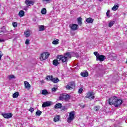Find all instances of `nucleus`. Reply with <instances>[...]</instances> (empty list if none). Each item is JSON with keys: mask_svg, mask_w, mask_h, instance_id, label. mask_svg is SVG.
Listing matches in <instances>:
<instances>
[{"mask_svg": "<svg viewBox=\"0 0 127 127\" xmlns=\"http://www.w3.org/2000/svg\"><path fill=\"white\" fill-rule=\"evenodd\" d=\"M72 57V52H67L64 55L58 56V60L62 61L63 63H66L68 62L69 59Z\"/></svg>", "mask_w": 127, "mask_h": 127, "instance_id": "nucleus-1", "label": "nucleus"}, {"mask_svg": "<svg viewBox=\"0 0 127 127\" xmlns=\"http://www.w3.org/2000/svg\"><path fill=\"white\" fill-rule=\"evenodd\" d=\"M94 54L96 57L97 61H100V62H103V61L106 59V56L100 55L98 52H94Z\"/></svg>", "mask_w": 127, "mask_h": 127, "instance_id": "nucleus-2", "label": "nucleus"}, {"mask_svg": "<svg viewBox=\"0 0 127 127\" xmlns=\"http://www.w3.org/2000/svg\"><path fill=\"white\" fill-rule=\"evenodd\" d=\"M50 56V54L48 52H44L43 53L40 57V60L41 61H43V60H46Z\"/></svg>", "mask_w": 127, "mask_h": 127, "instance_id": "nucleus-3", "label": "nucleus"}, {"mask_svg": "<svg viewBox=\"0 0 127 127\" xmlns=\"http://www.w3.org/2000/svg\"><path fill=\"white\" fill-rule=\"evenodd\" d=\"M118 97L115 96H111V97L109 99V104L111 106H115V104H116V101L117 100V99Z\"/></svg>", "mask_w": 127, "mask_h": 127, "instance_id": "nucleus-4", "label": "nucleus"}, {"mask_svg": "<svg viewBox=\"0 0 127 127\" xmlns=\"http://www.w3.org/2000/svg\"><path fill=\"white\" fill-rule=\"evenodd\" d=\"M65 88L66 90H73V89H75V82L73 81L69 82L65 86Z\"/></svg>", "mask_w": 127, "mask_h": 127, "instance_id": "nucleus-5", "label": "nucleus"}, {"mask_svg": "<svg viewBox=\"0 0 127 127\" xmlns=\"http://www.w3.org/2000/svg\"><path fill=\"white\" fill-rule=\"evenodd\" d=\"M95 93L94 92H88L86 93V96L85 98L89 99V100H94L95 99Z\"/></svg>", "mask_w": 127, "mask_h": 127, "instance_id": "nucleus-6", "label": "nucleus"}, {"mask_svg": "<svg viewBox=\"0 0 127 127\" xmlns=\"http://www.w3.org/2000/svg\"><path fill=\"white\" fill-rule=\"evenodd\" d=\"M75 117V113L74 111H72L69 113V115L68 118H67V123H71Z\"/></svg>", "mask_w": 127, "mask_h": 127, "instance_id": "nucleus-7", "label": "nucleus"}, {"mask_svg": "<svg viewBox=\"0 0 127 127\" xmlns=\"http://www.w3.org/2000/svg\"><path fill=\"white\" fill-rule=\"evenodd\" d=\"M122 104H123V100L121 99H118V98H117L115 101L114 106L116 108H118L120 107V106Z\"/></svg>", "mask_w": 127, "mask_h": 127, "instance_id": "nucleus-8", "label": "nucleus"}, {"mask_svg": "<svg viewBox=\"0 0 127 127\" xmlns=\"http://www.w3.org/2000/svg\"><path fill=\"white\" fill-rule=\"evenodd\" d=\"M78 25L76 24H71L69 25V27L71 30H77L78 29Z\"/></svg>", "mask_w": 127, "mask_h": 127, "instance_id": "nucleus-9", "label": "nucleus"}, {"mask_svg": "<svg viewBox=\"0 0 127 127\" xmlns=\"http://www.w3.org/2000/svg\"><path fill=\"white\" fill-rule=\"evenodd\" d=\"M2 115L5 119H10L12 117V114L11 113H4Z\"/></svg>", "mask_w": 127, "mask_h": 127, "instance_id": "nucleus-10", "label": "nucleus"}, {"mask_svg": "<svg viewBox=\"0 0 127 127\" xmlns=\"http://www.w3.org/2000/svg\"><path fill=\"white\" fill-rule=\"evenodd\" d=\"M24 87L25 89H27L28 90H30V88H31V85L29 84V82H28L27 81H25L24 82Z\"/></svg>", "mask_w": 127, "mask_h": 127, "instance_id": "nucleus-11", "label": "nucleus"}, {"mask_svg": "<svg viewBox=\"0 0 127 127\" xmlns=\"http://www.w3.org/2000/svg\"><path fill=\"white\" fill-rule=\"evenodd\" d=\"M25 3L28 6H30V5L34 4V2L31 0H26Z\"/></svg>", "mask_w": 127, "mask_h": 127, "instance_id": "nucleus-12", "label": "nucleus"}, {"mask_svg": "<svg viewBox=\"0 0 127 127\" xmlns=\"http://www.w3.org/2000/svg\"><path fill=\"white\" fill-rule=\"evenodd\" d=\"M50 106H51V102L50 101H47L43 103L42 108H46V107H50Z\"/></svg>", "mask_w": 127, "mask_h": 127, "instance_id": "nucleus-13", "label": "nucleus"}, {"mask_svg": "<svg viewBox=\"0 0 127 127\" xmlns=\"http://www.w3.org/2000/svg\"><path fill=\"white\" fill-rule=\"evenodd\" d=\"M59 60H58V57H57V60H54L53 61V64L54 66H58V65H59V64H60V63H59Z\"/></svg>", "mask_w": 127, "mask_h": 127, "instance_id": "nucleus-14", "label": "nucleus"}, {"mask_svg": "<svg viewBox=\"0 0 127 127\" xmlns=\"http://www.w3.org/2000/svg\"><path fill=\"white\" fill-rule=\"evenodd\" d=\"M80 75L81 76H82V77H88V76H89V73H88L87 71H85L81 72Z\"/></svg>", "mask_w": 127, "mask_h": 127, "instance_id": "nucleus-15", "label": "nucleus"}, {"mask_svg": "<svg viewBox=\"0 0 127 127\" xmlns=\"http://www.w3.org/2000/svg\"><path fill=\"white\" fill-rule=\"evenodd\" d=\"M25 37H29L30 36V30H27L24 32Z\"/></svg>", "mask_w": 127, "mask_h": 127, "instance_id": "nucleus-16", "label": "nucleus"}, {"mask_svg": "<svg viewBox=\"0 0 127 127\" xmlns=\"http://www.w3.org/2000/svg\"><path fill=\"white\" fill-rule=\"evenodd\" d=\"M54 108L55 109H61L62 108V104L58 103L55 105Z\"/></svg>", "mask_w": 127, "mask_h": 127, "instance_id": "nucleus-17", "label": "nucleus"}, {"mask_svg": "<svg viewBox=\"0 0 127 127\" xmlns=\"http://www.w3.org/2000/svg\"><path fill=\"white\" fill-rule=\"evenodd\" d=\"M119 6H120V5H119V4H115L114 6L112 7V10H114V11H116V10L118 9Z\"/></svg>", "mask_w": 127, "mask_h": 127, "instance_id": "nucleus-18", "label": "nucleus"}, {"mask_svg": "<svg viewBox=\"0 0 127 127\" xmlns=\"http://www.w3.org/2000/svg\"><path fill=\"white\" fill-rule=\"evenodd\" d=\"M86 22H87V23H93V22H94V19L91 17L88 18L86 19Z\"/></svg>", "mask_w": 127, "mask_h": 127, "instance_id": "nucleus-19", "label": "nucleus"}, {"mask_svg": "<svg viewBox=\"0 0 127 127\" xmlns=\"http://www.w3.org/2000/svg\"><path fill=\"white\" fill-rule=\"evenodd\" d=\"M19 16L20 17H22V16H24V11L21 10L18 13Z\"/></svg>", "mask_w": 127, "mask_h": 127, "instance_id": "nucleus-20", "label": "nucleus"}, {"mask_svg": "<svg viewBox=\"0 0 127 127\" xmlns=\"http://www.w3.org/2000/svg\"><path fill=\"white\" fill-rule=\"evenodd\" d=\"M52 44H54V45H57V44H59V39H57L56 40L53 41L52 42Z\"/></svg>", "mask_w": 127, "mask_h": 127, "instance_id": "nucleus-21", "label": "nucleus"}, {"mask_svg": "<svg viewBox=\"0 0 127 127\" xmlns=\"http://www.w3.org/2000/svg\"><path fill=\"white\" fill-rule=\"evenodd\" d=\"M52 82H53L54 83H58L59 82V79L58 78H52Z\"/></svg>", "mask_w": 127, "mask_h": 127, "instance_id": "nucleus-22", "label": "nucleus"}, {"mask_svg": "<svg viewBox=\"0 0 127 127\" xmlns=\"http://www.w3.org/2000/svg\"><path fill=\"white\" fill-rule=\"evenodd\" d=\"M53 77V76L52 75H48L46 77V79L47 81H52V78Z\"/></svg>", "mask_w": 127, "mask_h": 127, "instance_id": "nucleus-23", "label": "nucleus"}, {"mask_svg": "<svg viewBox=\"0 0 127 127\" xmlns=\"http://www.w3.org/2000/svg\"><path fill=\"white\" fill-rule=\"evenodd\" d=\"M77 22L78 25H82V18L79 17L77 18Z\"/></svg>", "mask_w": 127, "mask_h": 127, "instance_id": "nucleus-24", "label": "nucleus"}, {"mask_svg": "<svg viewBox=\"0 0 127 127\" xmlns=\"http://www.w3.org/2000/svg\"><path fill=\"white\" fill-rule=\"evenodd\" d=\"M19 96V93L16 92L14 94H13L12 97L13 98H17Z\"/></svg>", "mask_w": 127, "mask_h": 127, "instance_id": "nucleus-25", "label": "nucleus"}, {"mask_svg": "<svg viewBox=\"0 0 127 127\" xmlns=\"http://www.w3.org/2000/svg\"><path fill=\"white\" fill-rule=\"evenodd\" d=\"M48 94V92L46 89H44L42 91V95H46Z\"/></svg>", "mask_w": 127, "mask_h": 127, "instance_id": "nucleus-26", "label": "nucleus"}, {"mask_svg": "<svg viewBox=\"0 0 127 127\" xmlns=\"http://www.w3.org/2000/svg\"><path fill=\"white\" fill-rule=\"evenodd\" d=\"M64 101H68L70 98V96L69 95H66L65 96H64Z\"/></svg>", "mask_w": 127, "mask_h": 127, "instance_id": "nucleus-27", "label": "nucleus"}, {"mask_svg": "<svg viewBox=\"0 0 127 127\" xmlns=\"http://www.w3.org/2000/svg\"><path fill=\"white\" fill-rule=\"evenodd\" d=\"M41 12L42 14H46V12H47L46 8H43L42 9Z\"/></svg>", "mask_w": 127, "mask_h": 127, "instance_id": "nucleus-28", "label": "nucleus"}, {"mask_svg": "<svg viewBox=\"0 0 127 127\" xmlns=\"http://www.w3.org/2000/svg\"><path fill=\"white\" fill-rule=\"evenodd\" d=\"M39 31H43V30H44L45 29L44 26L43 25L39 26Z\"/></svg>", "mask_w": 127, "mask_h": 127, "instance_id": "nucleus-29", "label": "nucleus"}, {"mask_svg": "<svg viewBox=\"0 0 127 127\" xmlns=\"http://www.w3.org/2000/svg\"><path fill=\"white\" fill-rule=\"evenodd\" d=\"M114 24H115V21H111V22H109V27H112V26H113Z\"/></svg>", "mask_w": 127, "mask_h": 127, "instance_id": "nucleus-30", "label": "nucleus"}, {"mask_svg": "<svg viewBox=\"0 0 127 127\" xmlns=\"http://www.w3.org/2000/svg\"><path fill=\"white\" fill-rule=\"evenodd\" d=\"M54 121L55 122H58V121H59V116H57L55 117L54 119Z\"/></svg>", "mask_w": 127, "mask_h": 127, "instance_id": "nucleus-31", "label": "nucleus"}, {"mask_svg": "<svg viewBox=\"0 0 127 127\" xmlns=\"http://www.w3.org/2000/svg\"><path fill=\"white\" fill-rule=\"evenodd\" d=\"M8 78L9 80H11V79H14V76L13 75H8Z\"/></svg>", "mask_w": 127, "mask_h": 127, "instance_id": "nucleus-32", "label": "nucleus"}, {"mask_svg": "<svg viewBox=\"0 0 127 127\" xmlns=\"http://www.w3.org/2000/svg\"><path fill=\"white\" fill-rule=\"evenodd\" d=\"M42 114V112L40 111H38L36 112V116H40Z\"/></svg>", "mask_w": 127, "mask_h": 127, "instance_id": "nucleus-33", "label": "nucleus"}, {"mask_svg": "<svg viewBox=\"0 0 127 127\" xmlns=\"http://www.w3.org/2000/svg\"><path fill=\"white\" fill-rule=\"evenodd\" d=\"M43 1L46 4L50 2V0H43Z\"/></svg>", "mask_w": 127, "mask_h": 127, "instance_id": "nucleus-34", "label": "nucleus"}, {"mask_svg": "<svg viewBox=\"0 0 127 127\" xmlns=\"http://www.w3.org/2000/svg\"><path fill=\"white\" fill-rule=\"evenodd\" d=\"M94 110L96 112H98L99 111V110H100V106H95L94 107Z\"/></svg>", "mask_w": 127, "mask_h": 127, "instance_id": "nucleus-35", "label": "nucleus"}, {"mask_svg": "<svg viewBox=\"0 0 127 127\" xmlns=\"http://www.w3.org/2000/svg\"><path fill=\"white\" fill-rule=\"evenodd\" d=\"M12 25L13 27H16L17 26V23L16 22H13Z\"/></svg>", "mask_w": 127, "mask_h": 127, "instance_id": "nucleus-36", "label": "nucleus"}, {"mask_svg": "<svg viewBox=\"0 0 127 127\" xmlns=\"http://www.w3.org/2000/svg\"><path fill=\"white\" fill-rule=\"evenodd\" d=\"M30 42V40H29V39H26V41H25V44H26L27 45H28V44H29V42Z\"/></svg>", "mask_w": 127, "mask_h": 127, "instance_id": "nucleus-37", "label": "nucleus"}, {"mask_svg": "<svg viewBox=\"0 0 127 127\" xmlns=\"http://www.w3.org/2000/svg\"><path fill=\"white\" fill-rule=\"evenodd\" d=\"M82 92H83V88H80L78 90V93L82 94Z\"/></svg>", "mask_w": 127, "mask_h": 127, "instance_id": "nucleus-38", "label": "nucleus"}, {"mask_svg": "<svg viewBox=\"0 0 127 127\" xmlns=\"http://www.w3.org/2000/svg\"><path fill=\"white\" fill-rule=\"evenodd\" d=\"M67 110H68V108H67L65 106H63L62 108V111H67Z\"/></svg>", "mask_w": 127, "mask_h": 127, "instance_id": "nucleus-39", "label": "nucleus"}, {"mask_svg": "<svg viewBox=\"0 0 127 127\" xmlns=\"http://www.w3.org/2000/svg\"><path fill=\"white\" fill-rule=\"evenodd\" d=\"M106 15L108 16V17H110V10H108L106 12Z\"/></svg>", "mask_w": 127, "mask_h": 127, "instance_id": "nucleus-40", "label": "nucleus"}, {"mask_svg": "<svg viewBox=\"0 0 127 127\" xmlns=\"http://www.w3.org/2000/svg\"><path fill=\"white\" fill-rule=\"evenodd\" d=\"M29 112H31V113H32L33 112H34V109L33 108H30L29 109Z\"/></svg>", "mask_w": 127, "mask_h": 127, "instance_id": "nucleus-41", "label": "nucleus"}, {"mask_svg": "<svg viewBox=\"0 0 127 127\" xmlns=\"http://www.w3.org/2000/svg\"><path fill=\"white\" fill-rule=\"evenodd\" d=\"M56 90L57 89L55 87L52 88V92H56Z\"/></svg>", "mask_w": 127, "mask_h": 127, "instance_id": "nucleus-42", "label": "nucleus"}, {"mask_svg": "<svg viewBox=\"0 0 127 127\" xmlns=\"http://www.w3.org/2000/svg\"><path fill=\"white\" fill-rule=\"evenodd\" d=\"M2 56V54L1 52H0V59H1Z\"/></svg>", "mask_w": 127, "mask_h": 127, "instance_id": "nucleus-43", "label": "nucleus"}, {"mask_svg": "<svg viewBox=\"0 0 127 127\" xmlns=\"http://www.w3.org/2000/svg\"><path fill=\"white\" fill-rule=\"evenodd\" d=\"M0 42H4V40L3 39H0Z\"/></svg>", "mask_w": 127, "mask_h": 127, "instance_id": "nucleus-44", "label": "nucleus"}, {"mask_svg": "<svg viewBox=\"0 0 127 127\" xmlns=\"http://www.w3.org/2000/svg\"><path fill=\"white\" fill-rule=\"evenodd\" d=\"M40 82L41 83V84H44V80H41Z\"/></svg>", "mask_w": 127, "mask_h": 127, "instance_id": "nucleus-45", "label": "nucleus"}, {"mask_svg": "<svg viewBox=\"0 0 127 127\" xmlns=\"http://www.w3.org/2000/svg\"><path fill=\"white\" fill-rule=\"evenodd\" d=\"M60 100H62V101H64V99H62V97H60Z\"/></svg>", "mask_w": 127, "mask_h": 127, "instance_id": "nucleus-46", "label": "nucleus"}, {"mask_svg": "<svg viewBox=\"0 0 127 127\" xmlns=\"http://www.w3.org/2000/svg\"><path fill=\"white\" fill-rule=\"evenodd\" d=\"M100 1H102V0H99Z\"/></svg>", "mask_w": 127, "mask_h": 127, "instance_id": "nucleus-47", "label": "nucleus"}, {"mask_svg": "<svg viewBox=\"0 0 127 127\" xmlns=\"http://www.w3.org/2000/svg\"><path fill=\"white\" fill-rule=\"evenodd\" d=\"M70 13H71V14H72V12H70Z\"/></svg>", "mask_w": 127, "mask_h": 127, "instance_id": "nucleus-48", "label": "nucleus"}]
</instances>
